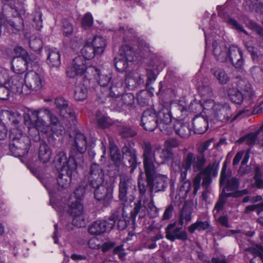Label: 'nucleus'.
<instances>
[{
  "instance_id": "nucleus-1",
  "label": "nucleus",
  "mask_w": 263,
  "mask_h": 263,
  "mask_svg": "<svg viewBox=\"0 0 263 263\" xmlns=\"http://www.w3.org/2000/svg\"><path fill=\"white\" fill-rule=\"evenodd\" d=\"M191 110L192 111L195 110V109L197 107L202 108L203 112L205 117L209 118L211 121L214 120H218L220 122H227L230 120L232 121L237 119L240 116L243 115L244 117L250 115L248 110H239L238 113L233 118L231 107L229 104L224 103H215L213 100H207L204 101L202 105L199 104L197 102L192 103L191 104Z\"/></svg>"
},
{
  "instance_id": "nucleus-2",
  "label": "nucleus",
  "mask_w": 263,
  "mask_h": 263,
  "mask_svg": "<svg viewBox=\"0 0 263 263\" xmlns=\"http://www.w3.org/2000/svg\"><path fill=\"white\" fill-rule=\"evenodd\" d=\"M146 166H144L146 175L145 179L139 178L138 181V189L140 184H143L145 187V193L149 189L150 195L153 191L158 192L164 191L168 185V178L166 175L157 173V166H154L151 163H147Z\"/></svg>"
},
{
  "instance_id": "nucleus-3",
  "label": "nucleus",
  "mask_w": 263,
  "mask_h": 263,
  "mask_svg": "<svg viewBox=\"0 0 263 263\" xmlns=\"http://www.w3.org/2000/svg\"><path fill=\"white\" fill-rule=\"evenodd\" d=\"M142 148L143 151L142 157L144 166L149 162L154 166H156V164L159 165L172 159L174 157L172 149L167 147L161 149L160 147L158 146L153 151L151 142L147 141H143Z\"/></svg>"
},
{
  "instance_id": "nucleus-4",
  "label": "nucleus",
  "mask_w": 263,
  "mask_h": 263,
  "mask_svg": "<svg viewBox=\"0 0 263 263\" xmlns=\"http://www.w3.org/2000/svg\"><path fill=\"white\" fill-rule=\"evenodd\" d=\"M213 141V139H210L201 143L197 148L198 153L197 155H195L192 152H189L184 155L183 157L184 167L190 169L192 166L193 171L195 173L203 168L206 163L205 153L209 149Z\"/></svg>"
},
{
  "instance_id": "nucleus-5",
  "label": "nucleus",
  "mask_w": 263,
  "mask_h": 263,
  "mask_svg": "<svg viewBox=\"0 0 263 263\" xmlns=\"http://www.w3.org/2000/svg\"><path fill=\"white\" fill-rule=\"evenodd\" d=\"M10 138L9 149L14 156L23 157L27 153L30 146V140L26 135H23L17 128L12 129Z\"/></svg>"
},
{
  "instance_id": "nucleus-6",
  "label": "nucleus",
  "mask_w": 263,
  "mask_h": 263,
  "mask_svg": "<svg viewBox=\"0 0 263 263\" xmlns=\"http://www.w3.org/2000/svg\"><path fill=\"white\" fill-rule=\"evenodd\" d=\"M218 166L219 162L217 160H215L198 172V173L193 179V194L195 195L200 187L202 176H203L202 185L207 189L212 182V178L216 177L217 175Z\"/></svg>"
},
{
  "instance_id": "nucleus-7",
  "label": "nucleus",
  "mask_w": 263,
  "mask_h": 263,
  "mask_svg": "<svg viewBox=\"0 0 263 263\" xmlns=\"http://www.w3.org/2000/svg\"><path fill=\"white\" fill-rule=\"evenodd\" d=\"M139 199L138 201L135 204L133 210L130 212V217L133 221L135 222L137 217L139 219L144 218L147 213V209L146 203L148 199L145 194V187L143 184H140L139 186Z\"/></svg>"
},
{
  "instance_id": "nucleus-8",
  "label": "nucleus",
  "mask_w": 263,
  "mask_h": 263,
  "mask_svg": "<svg viewBox=\"0 0 263 263\" xmlns=\"http://www.w3.org/2000/svg\"><path fill=\"white\" fill-rule=\"evenodd\" d=\"M6 8L9 12H11L12 16L14 17L12 19L7 20H5L3 18V23L10 33H15L22 28L23 20L19 16L18 10L16 7H13L12 6L8 5Z\"/></svg>"
},
{
  "instance_id": "nucleus-9",
  "label": "nucleus",
  "mask_w": 263,
  "mask_h": 263,
  "mask_svg": "<svg viewBox=\"0 0 263 263\" xmlns=\"http://www.w3.org/2000/svg\"><path fill=\"white\" fill-rule=\"evenodd\" d=\"M176 222L168 224L165 229V238L172 242L176 240L185 241L188 239L187 232L182 227L176 226Z\"/></svg>"
},
{
  "instance_id": "nucleus-10",
  "label": "nucleus",
  "mask_w": 263,
  "mask_h": 263,
  "mask_svg": "<svg viewBox=\"0 0 263 263\" xmlns=\"http://www.w3.org/2000/svg\"><path fill=\"white\" fill-rule=\"evenodd\" d=\"M120 179L119 197L120 200L126 201L128 195L131 196L135 191L136 186L132 180L125 174L120 175Z\"/></svg>"
},
{
  "instance_id": "nucleus-11",
  "label": "nucleus",
  "mask_w": 263,
  "mask_h": 263,
  "mask_svg": "<svg viewBox=\"0 0 263 263\" xmlns=\"http://www.w3.org/2000/svg\"><path fill=\"white\" fill-rule=\"evenodd\" d=\"M104 173L103 168L99 164L94 163L89 168L88 180L91 187H96L101 185L104 181Z\"/></svg>"
},
{
  "instance_id": "nucleus-12",
  "label": "nucleus",
  "mask_w": 263,
  "mask_h": 263,
  "mask_svg": "<svg viewBox=\"0 0 263 263\" xmlns=\"http://www.w3.org/2000/svg\"><path fill=\"white\" fill-rule=\"evenodd\" d=\"M26 87L31 91L37 92L43 86V79L36 72L30 71L27 72L24 78Z\"/></svg>"
},
{
  "instance_id": "nucleus-13",
  "label": "nucleus",
  "mask_w": 263,
  "mask_h": 263,
  "mask_svg": "<svg viewBox=\"0 0 263 263\" xmlns=\"http://www.w3.org/2000/svg\"><path fill=\"white\" fill-rule=\"evenodd\" d=\"M86 70L85 61L84 58L78 56L73 60V65L68 67L66 74L70 78H74L78 76L83 75Z\"/></svg>"
},
{
  "instance_id": "nucleus-14",
  "label": "nucleus",
  "mask_w": 263,
  "mask_h": 263,
  "mask_svg": "<svg viewBox=\"0 0 263 263\" xmlns=\"http://www.w3.org/2000/svg\"><path fill=\"white\" fill-rule=\"evenodd\" d=\"M17 50H20L22 56H18L14 58L11 62V68L13 71L18 74L23 73L27 70V65L29 63L28 56L26 54L25 50L22 48H18Z\"/></svg>"
},
{
  "instance_id": "nucleus-15",
  "label": "nucleus",
  "mask_w": 263,
  "mask_h": 263,
  "mask_svg": "<svg viewBox=\"0 0 263 263\" xmlns=\"http://www.w3.org/2000/svg\"><path fill=\"white\" fill-rule=\"evenodd\" d=\"M40 110L41 115H43L44 116H46L49 118V124L52 132L57 134H62L64 128L61 125L58 117L48 108H43L40 109Z\"/></svg>"
},
{
  "instance_id": "nucleus-16",
  "label": "nucleus",
  "mask_w": 263,
  "mask_h": 263,
  "mask_svg": "<svg viewBox=\"0 0 263 263\" xmlns=\"http://www.w3.org/2000/svg\"><path fill=\"white\" fill-rule=\"evenodd\" d=\"M141 121V125L146 130L153 131L158 127L157 115L152 109H147L143 112Z\"/></svg>"
},
{
  "instance_id": "nucleus-17",
  "label": "nucleus",
  "mask_w": 263,
  "mask_h": 263,
  "mask_svg": "<svg viewBox=\"0 0 263 263\" xmlns=\"http://www.w3.org/2000/svg\"><path fill=\"white\" fill-rule=\"evenodd\" d=\"M77 173V171H72L70 167L64 165L62 167L57 178L58 185L63 189H66L68 188L72 177L75 176Z\"/></svg>"
},
{
  "instance_id": "nucleus-18",
  "label": "nucleus",
  "mask_w": 263,
  "mask_h": 263,
  "mask_svg": "<svg viewBox=\"0 0 263 263\" xmlns=\"http://www.w3.org/2000/svg\"><path fill=\"white\" fill-rule=\"evenodd\" d=\"M158 127L162 132H169L172 123V117L170 109L163 108L160 110L157 115Z\"/></svg>"
},
{
  "instance_id": "nucleus-19",
  "label": "nucleus",
  "mask_w": 263,
  "mask_h": 263,
  "mask_svg": "<svg viewBox=\"0 0 263 263\" xmlns=\"http://www.w3.org/2000/svg\"><path fill=\"white\" fill-rule=\"evenodd\" d=\"M94 192L95 198L99 201H102L103 204L108 206L112 199V190L104 185H101L96 186Z\"/></svg>"
},
{
  "instance_id": "nucleus-20",
  "label": "nucleus",
  "mask_w": 263,
  "mask_h": 263,
  "mask_svg": "<svg viewBox=\"0 0 263 263\" xmlns=\"http://www.w3.org/2000/svg\"><path fill=\"white\" fill-rule=\"evenodd\" d=\"M229 60L236 69L242 68L244 61L242 51L237 46L232 45L229 48Z\"/></svg>"
},
{
  "instance_id": "nucleus-21",
  "label": "nucleus",
  "mask_w": 263,
  "mask_h": 263,
  "mask_svg": "<svg viewBox=\"0 0 263 263\" xmlns=\"http://www.w3.org/2000/svg\"><path fill=\"white\" fill-rule=\"evenodd\" d=\"M54 103L61 116L64 118H71L72 121L75 119L74 112L69 106L67 101L63 98H57Z\"/></svg>"
},
{
  "instance_id": "nucleus-22",
  "label": "nucleus",
  "mask_w": 263,
  "mask_h": 263,
  "mask_svg": "<svg viewBox=\"0 0 263 263\" xmlns=\"http://www.w3.org/2000/svg\"><path fill=\"white\" fill-rule=\"evenodd\" d=\"M24 79L19 74H14L7 81L6 86H7L12 93L21 94L23 93V86Z\"/></svg>"
},
{
  "instance_id": "nucleus-23",
  "label": "nucleus",
  "mask_w": 263,
  "mask_h": 263,
  "mask_svg": "<svg viewBox=\"0 0 263 263\" xmlns=\"http://www.w3.org/2000/svg\"><path fill=\"white\" fill-rule=\"evenodd\" d=\"M31 116L34 119L35 126L37 130L44 134L48 133L50 129V126L43 119L44 116L41 115L40 110L31 111Z\"/></svg>"
},
{
  "instance_id": "nucleus-24",
  "label": "nucleus",
  "mask_w": 263,
  "mask_h": 263,
  "mask_svg": "<svg viewBox=\"0 0 263 263\" xmlns=\"http://www.w3.org/2000/svg\"><path fill=\"white\" fill-rule=\"evenodd\" d=\"M85 152H79L75 148H71L70 151L69 158L67 161L66 166L77 171L78 163H80L83 160V154Z\"/></svg>"
},
{
  "instance_id": "nucleus-25",
  "label": "nucleus",
  "mask_w": 263,
  "mask_h": 263,
  "mask_svg": "<svg viewBox=\"0 0 263 263\" xmlns=\"http://www.w3.org/2000/svg\"><path fill=\"white\" fill-rule=\"evenodd\" d=\"M209 118L204 117L203 115L195 117L192 121L194 132L198 134H201L205 132L208 127V121Z\"/></svg>"
},
{
  "instance_id": "nucleus-26",
  "label": "nucleus",
  "mask_w": 263,
  "mask_h": 263,
  "mask_svg": "<svg viewBox=\"0 0 263 263\" xmlns=\"http://www.w3.org/2000/svg\"><path fill=\"white\" fill-rule=\"evenodd\" d=\"M174 128L175 133L182 138H187L190 137L191 130L190 124L187 121L178 120L175 123Z\"/></svg>"
},
{
  "instance_id": "nucleus-27",
  "label": "nucleus",
  "mask_w": 263,
  "mask_h": 263,
  "mask_svg": "<svg viewBox=\"0 0 263 263\" xmlns=\"http://www.w3.org/2000/svg\"><path fill=\"white\" fill-rule=\"evenodd\" d=\"M125 82L127 87L133 89L144 83L143 78L138 72L133 71L128 73L125 77Z\"/></svg>"
},
{
  "instance_id": "nucleus-28",
  "label": "nucleus",
  "mask_w": 263,
  "mask_h": 263,
  "mask_svg": "<svg viewBox=\"0 0 263 263\" xmlns=\"http://www.w3.org/2000/svg\"><path fill=\"white\" fill-rule=\"evenodd\" d=\"M226 181L227 185L223 188L226 190V192L235 191L239 187V182L236 178L233 177L227 180L225 170L223 167L220 175V185H223Z\"/></svg>"
},
{
  "instance_id": "nucleus-29",
  "label": "nucleus",
  "mask_w": 263,
  "mask_h": 263,
  "mask_svg": "<svg viewBox=\"0 0 263 263\" xmlns=\"http://www.w3.org/2000/svg\"><path fill=\"white\" fill-rule=\"evenodd\" d=\"M213 47V54L218 61L222 63L229 60V49L227 47L217 43H214Z\"/></svg>"
},
{
  "instance_id": "nucleus-30",
  "label": "nucleus",
  "mask_w": 263,
  "mask_h": 263,
  "mask_svg": "<svg viewBox=\"0 0 263 263\" xmlns=\"http://www.w3.org/2000/svg\"><path fill=\"white\" fill-rule=\"evenodd\" d=\"M68 206L67 212L71 216L83 213V204L80 200L74 197H69Z\"/></svg>"
},
{
  "instance_id": "nucleus-31",
  "label": "nucleus",
  "mask_w": 263,
  "mask_h": 263,
  "mask_svg": "<svg viewBox=\"0 0 263 263\" xmlns=\"http://www.w3.org/2000/svg\"><path fill=\"white\" fill-rule=\"evenodd\" d=\"M109 149L111 160L117 167L121 164V155L118 146L115 144L113 139L109 138Z\"/></svg>"
},
{
  "instance_id": "nucleus-32",
  "label": "nucleus",
  "mask_w": 263,
  "mask_h": 263,
  "mask_svg": "<svg viewBox=\"0 0 263 263\" xmlns=\"http://www.w3.org/2000/svg\"><path fill=\"white\" fill-rule=\"evenodd\" d=\"M51 150L45 142H42L40 144L38 150V157L40 161L43 163L48 162L51 157Z\"/></svg>"
},
{
  "instance_id": "nucleus-33",
  "label": "nucleus",
  "mask_w": 263,
  "mask_h": 263,
  "mask_svg": "<svg viewBox=\"0 0 263 263\" xmlns=\"http://www.w3.org/2000/svg\"><path fill=\"white\" fill-rule=\"evenodd\" d=\"M134 103V96L132 93H125L121 95L120 98L114 104L119 109L132 107Z\"/></svg>"
},
{
  "instance_id": "nucleus-34",
  "label": "nucleus",
  "mask_w": 263,
  "mask_h": 263,
  "mask_svg": "<svg viewBox=\"0 0 263 263\" xmlns=\"http://www.w3.org/2000/svg\"><path fill=\"white\" fill-rule=\"evenodd\" d=\"M233 193H227L224 189H222L221 194L219 195L218 200L216 203L213 212L215 217L216 215L223 210L224 204L227 201V199L230 197H235Z\"/></svg>"
},
{
  "instance_id": "nucleus-35",
  "label": "nucleus",
  "mask_w": 263,
  "mask_h": 263,
  "mask_svg": "<svg viewBox=\"0 0 263 263\" xmlns=\"http://www.w3.org/2000/svg\"><path fill=\"white\" fill-rule=\"evenodd\" d=\"M47 52V64L50 67H58L61 64L60 52L57 49H49Z\"/></svg>"
},
{
  "instance_id": "nucleus-36",
  "label": "nucleus",
  "mask_w": 263,
  "mask_h": 263,
  "mask_svg": "<svg viewBox=\"0 0 263 263\" xmlns=\"http://www.w3.org/2000/svg\"><path fill=\"white\" fill-rule=\"evenodd\" d=\"M87 138L81 133H77L75 135L72 148H75L79 152H86L87 148Z\"/></svg>"
},
{
  "instance_id": "nucleus-37",
  "label": "nucleus",
  "mask_w": 263,
  "mask_h": 263,
  "mask_svg": "<svg viewBox=\"0 0 263 263\" xmlns=\"http://www.w3.org/2000/svg\"><path fill=\"white\" fill-rule=\"evenodd\" d=\"M263 129V125L259 128V129L255 133H252L247 135L246 136L242 137L238 139L237 141L239 144L245 143L248 145H254L256 141L259 139L258 136Z\"/></svg>"
},
{
  "instance_id": "nucleus-38",
  "label": "nucleus",
  "mask_w": 263,
  "mask_h": 263,
  "mask_svg": "<svg viewBox=\"0 0 263 263\" xmlns=\"http://www.w3.org/2000/svg\"><path fill=\"white\" fill-rule=\"evenodd\" d=\"M107 231L106 226L103 220L93 222L88 228V232L94 235H99Z\"/></svg>"
},
{
  "instance_id": "nucleus-39",
  "label": "nucleus",
  "mask_w": 263,
  "mask_h": 263,
  "mask_svg": "<svg viewBox=\"0 0 263 263\" xmlns=\"http://www.w3.org/2000/svg\"><path fill=\"white\" fill-rule=\"evenodd\" d=\"M211 72L221 84H225L229 81V78L223 69L214 67L211 69Z\"/></svg>"
},
{
  "instance_id": "nucleus-40",
  "label": "nucleus",
  "mask_w": 263,
  "mask_h": 263,
  "mask_svg": "<svg viewBox=\"0 0 263 263\" xmlns=\"http://www.w3.org/2000/svg\"><path fill=\"white\" fill-rule=\"evenodd\" d=\"M92 45L96 50V54H101L104 52L106 43L102 36H95L92 40Z\"/></svg>"
},
{
  "instance_id": "nucleus-41",
  "label": "nucleus",
  "mask_w": 263,
  "mask_h": 263,
  "mask_svg": "<svg viewBox=\"0 0 263 263\" xmlns=\"http://www.w3.org/2000/svg\"><path fill=\"white\" fill-rule=\"evenodd\" d=\"M192 210L187 206H183L180 212L179 223L180 226L186 225L192 219Z\"/></svg>"
},
{
  "instance_id": "nucleus-42",
  "label": "nucleus",
  "mask_w": 263,
  "mask_h": 263,
  "mask_svg": "<svg viewBox=\"0 0 263 263\" xmlns=\"http://www.w3.org/2000/svg\"><path fill=\"white\" fill-rule=\"evenodd\" d=\"M230 99L235 103L240 104L243 100V95L242 92L236 88H231L228 90Z\"/></svg>"
},
{
  "instance_id": "nucleus-43",
  "label": "nucleus",
  "mask_w": 263,
  "mask_h": 263,
  "mask_svg": "<svg viewBox=\"0 0 263 263\" xmlns=\"http://www.w3.org/2000/svg\"><path fill=\"white\" fill-rule=\"evenodd\" d=\"M121 90H122L121 84L119 86L115 85V83L112 84L110 86L107 96L111 98L112 103L116 104V101L120 98L121 95Z\"/></svg>"
},
{
  "instance_id": "nucleus-44",
  "label": "nucleus",
  "mask_w": 263,
  "mask_h": 263,
  "mask_svg": "<svg viewBox=\"0 0 263 263\" xmlns=\"http://www.w3.org/2000/svg\"><path fill=\"white\" fill-rule=\"evenodd\" d=\"M134 143L128 142L125 143L122 148L123 158L137 156L136 150L134 148Z\"/></svg>"
},
{
  "instance_id": "nucleus-45",
  "label": "nucleus",
  "mask_w": 263,
  "mask_h": 263,
  "mask_svg": "<svg viewBox=\"0 0 263 263\" xmlns=\"http://www.w3.org/2000/svg\"><path fill=\"white\" fill-rule=\"evenodd\" d=\"M119 55H122L128 62L134 60L135 52L133 48L128 45H123L121 47Z\"/></svg>"
},
{
  "instance_id": "nucleus-46",
  "label": "nucleus",
  "mask_w": 263,
  "mask_h": 263,
  "mask_svg": "<svg viewBox=\"0 0 263 263\" xmlns=\"http://www.w3.org/2000/svg\"><path fill=\"white\" fill-rule=\"evenodd\" d=\"M121 210V208H118L111 214L108 220H103L106 226L107 231H110L114 227L116 220L119 217Z\"/></svg>"
},
{
  "instance_id": "nucleus-47",
  "label": "nucleus",
  "mask_w": 263,
  "mask_h": 263,
  "mask_svg": "<svg viewBox=\"0 0 263 263\" xmlns=\"http://www.w3.org/2000/svg\"><path fill=\"white\" fill-rule=\"evenodd\" d=\"M210 227V224L208 221H197L189 227L188 230L190 233L193 234L196 230L199 231H204L208 229Z\"/></svg>"
},
{
  "instance_id": "nucleus-48",
  "label": "nucleus",
  "mask_w": 263,
  "mask_h": 263,
  "mask_svg": "<svg viewBox=\"0 0 263 263\" xmlns=\"http://www.w3.org/2000/svg\"><path fill=\"white\" fill-rule=\"evenodd\" d=\"M115 66L116 69L120 72L126 71L128 66V61L122 55H119L114 59Z\"/></svg>"
},
{
  "instance_id": "nucleus-49",
  "label": "nucleus",
  "mask_w": 263,
  "mask_h": 263,
  "mask_svg": "<svg viewBox=\"0 0 263 263\" xmlns=\"http://www.w3.org/2000/svg\"><path fill=\"white\" fill-rule=\"evenodd\" d=\"M87 97V89L83 85H79L76 87L74 97L77 101H83Z\"/></svg>"
},
{
  "instance_id": "nucleus-50",
  "label": "nucleus",
  "mask_w": 263,
  "mask_h": 263,
  "mask_svg": "<svg viewBox=\"0 0 263 263\" xmlns=\"http://www.w3.org/2000/svg\"><path fill=\"white\" fill-rule=\"evenodd\" d=\"M81 53L82 57L84 58V60L85 59L89 60L92 59L96 53V50L93 47L89 44L85 45L83 48L81 49ZM86 62V61H85Z\"/></svg>"
},
{
  "instance_id": "nucleus-51",
  "label": "nucleus",
  "mask_w": 263,
  "mask_h": 263,
  "mask_svg": "<svg viewBox=\"0 0 263 263\" xmlns=\"http://www.w3.org/2000/svg\"><path fill=\"white\" fill-rule=\"evenodd\" d=\"M242 82L244 83V85L240 86V88L243 93L242 94L243 98H247L249 100L253 99L255 97V95L251 84L248 82Z\"/></svg>"
},
{
  "instance_id": "nucleus-52",
  "label": "nucleus",
  "mask_w": 263,
  "mask_h": 263,
  "mask_svg": "<svg viewBox=\"0 0 263 263\" xmlns=\"http://www.w3.org/2000/svg\"><path fill=\"white\" fill-rule=\"evenodd\" d=\"M98 84L102 87L106 86L111 79V73L110 72H103L99 73Z\"/></svg>"
},
{
  "instance_id": "nucleus-53",
  "label": "nucleus",
  "mask_w": 263,
  "mask_h": 263,
  "mask_svg": "<svg viewBox=\"0 0 263 263\" xmlns=\"http://www.w3.org/2000/svg\"><path fill=\"white\" fill-rule=\"evenodd\" d=\"M198 91L201 97L203 99L208 100V98H211L213 96V91L209 86H200L198 88Z\"/></svg>"
},
{
  "instance_id": "nucleus-54",
  "label": "nucleus",
  "mask_w": 263,
  "mask_h": 263,
  "mask_svg": "<svg viewBox=\"0 0 263 263\" xmlns=\"http://www.w3.org/2000/svg\"><path fill=\"white\" fill-rule=\"evenodd\" d=\"M123 159L124 160V164L126 167L130 168V172L133 173L136 168L137 165V156L123 158Z\"/></svg>"
},
{
  "instance_id": "nucleus-55",
  "label": "nucleus",
  "mask_w": 263,
  "mask_h": 263,
  "mask_svg": "<svg viewBox=\"0 0 263 263\" xmlns=\"http://www.w3.org/2000/svg\"><path fill=\"white\" fill-rule=\"evenodd\" d=\"M189 110L182 105H178L177 109L175 110V115L178 120H183L184 118L187 116Z\"/></svg>"
},
{
  "instance_id": "nucleus-56",
  "label": "nucleus",
  "mask_w": 263,
  "mask_h": 263,
  "mask_svg": "<svg viewBox=\"0 0 263 263\" xmlns=\"http://www.w3.org/2000/svg\"><path fill=\"white\" fill-rule=\"evenodd\" d=\"M263 172L260 171L254 174L253 180L254 182L253 186L258 189H263Z\"/></svg>"
},
{
  "instance_id": "nucleus-57",
  "label": "nucleus",
  "mask_w": 263,
  "mask_h": 263,
  "mask_svg": "<svg viewBox=\"0 0 263 263\" xmlns=\"http://www.w3.org/2000/svg\"><path fill=\"white\" fill-rule=\"evenodd\" d=\"M72 216L73 217L72 223L74 226L80 228L83 227L85 226L83 213L76 214Z\"/></svg>"
},
{
  "instance_id": "nucleus-58",
  "label": "nucleus",
  "mask_w": 263,
  "mask_h": 263,
  "mask_svg": "<svg viewBox=\"0 0 263 263\" xmlns=\"http://www.w3.org/2000/svg\"><path fill=\"white\" fill-rule=\"evenodd\" d=\"M150 197L151 200L148 204L147 212L152 217H156L158 213V209L154 204V194H151Z\"/></svg>"
},
{
  "instance_id": "nucleus-59",
  "label": "nucleus",
  "mask_w": 263,
  "mask_h": 263,
  "mask_svg": "<svg viewBox=\"0 0 263 263\" xmlns=\"http://www.w3.org/2000/svg\"><path fill=\"white\" fill-rule=\"evenodd\" d=\"M117 220V227L120 230L126 229L129 222V218L127 216H125L123 213H122L121 217L120 215L119 216Z\"/></svg>"
},
{
  "instance_id": "nucleus-60",
  "label": "nucleus",
  "mask_w": 263,
  "mask_h": 263,
  "mask_svg": "<svg viewBox=\"0 0 263 263\" xmlns=\"http://www.w3.org/2000/svg\"><path fill=\"white\" fill-rule=\"evenodd\" d=\"M93 24V18L89 13L85 14L82 17V25L85 29L90 27Z\"/></svg>"
},
{
  "instance_id": "nucleus-61",
  "label": "nucleus",
  "mask_w": 263,
  "mask_h": 263,
  "mask_svg": "<svg viewBox=\"0 0 263 263\" xmlns=\"http://www.w3.org/2000/svg\"><path fill=\"white\" fill-rule=\"evenodd\" d=\"M120 134L123 137H133L136 135V132L129 127L124 126L120 130Z\"/></svg>"
},
{
  "instance_id": "nucleus-62",
  "label": "nucleus",
  "mask_w": 263,
  "mask_h": 263,
  "mask_svg": "<svg viewBox=\"0 0 263 263\" xmlns=\"http://www.w3.org/2000/svg\"><path fill=\"white\" fill-rule=\"evenodd\" d=\"M63 33L66 36L71 35L73 31L71 24L67 20L63 21Z\"/></svg>"
},
{
  "instance_id": "nucleus-63",
  "label": "nucleus",
  "mask_w": 263,
  "mask_h": 263,
  "mask_svg": "<svg viewBox=\"0 0 263 263\" xmlns=\"http://www.w3.org/2000/svg\"><path fill=\"white\" fill-rule=\"evenodd\" d=\"M9 78V70L0 67V85H6Z\"/></svg>"
},
{
  "instance_id": "nucleus-64",
  "label": "nucleus",
  "mask_w": 263,
  "mask_h": 263,
  "mask_svg": "<svg viewBox=\"0 0 263 263\" xmlns=\"http://www.w3.org/2000/svg\"><path fill=\"white\" fill-rule=\"evenodd\" d=\"M146 77L147 81L146 83V86L147 87H149V86L151 84V83L156 80L157 74L154 70L151 69H146Z\"/></svg>"
}]
</instances>
